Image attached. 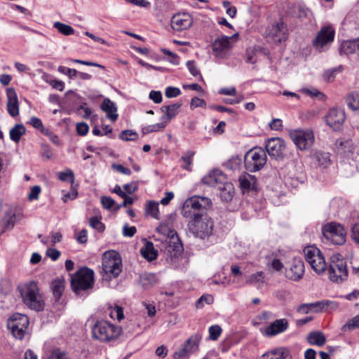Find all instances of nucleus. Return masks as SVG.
I'll use <instances>...</instances> for the list:
<instances>
[{
  "label": "nucleus",
  "mask_w": 359,
  "mask_h": 359,
  "mask_svg": "<svg viewBox=\"0 0 359 359\" xmlns=\"http://www.w3.org/2000/svg\"><path fill=\"white\" fill-rule=\"evenodd\" d=\"M23 303L30 309L37 311L44 308V299L40 292L38 284L34 280L28 281L18 285Z\"/></svg>",
  "instance_id": "f257e3e1"
},
{
  "label": "nucleus",
  "mask_w": 359,
  "mask_h": 359,
  "mask_svg": "<svg viewBox=\"0 0 359 359\" xmlns=\"http://www.w3.org/2000/svg\"><path fill=\"white\" fill-rule=\"evenodd\" d=\"M211 201L207 197L194 196L187 198L182 207L181 213L183 217L187 218L196 219L202 215L198 211L201 209H206L211 206Z\"/></svg>",
  "instance_id": "f03ea898"
},
{
  "label": "nucleus",
  "mask_w": 359,
  "mask_h": 359,
  "mask_svg": "<svg viewBox=\"0 0 359 359\" xmlns=\"http://www.w3.org/2000/svg\"><path fill=\"white\" fill-rule=\"evenodd\" d=\"M121 332V327L107 321H99L93 328L94 338L102 342H109L116 339Z\"/></svg>",
  "instance_id": "7ed1b4c3"
},
{
  "label": "nucleus",
  "mask_w": 359,
  "mask_h": 359,
  "mask_svg": "<svg viewBox=\"0 0 359 359\" xmlns=\"http://www.w3.org/2000/svg\"><path fill=\"white\" fill-rule=\"evenodd\" d=\"M189 229L196 236L201 239L208 238L212 233L214 223L212 219L205 215L196 219H191L188 224Z\"/></svg>",
  "instance_id": "20e7f679"
},
{
  "label": "nucleus",
  "mask_w": 359,
  "mask_h": 359,
  "mask_svg": "<svg viewBox=\"0 0 359 359\" xmlns=\"http://www.w3.org/2000/svg\"><path fill=\"white\" fill-rule=\"evenodd\" d=\"M157 230L167 236L162 243L164 250L170 257H176L182 250V244L175 230L169 229L165 225H161Z\"/></svg>",
  "instance_id": "39448f33"
},
{
  "label": "nucleus",
  "mask_w": 359,
  "mask_h": 359,
  "mask_svg": "<svg viewBox=\"0 0 359 359\" xmlns=\"http://www.w3.org/2000/svg\"><path fill=\"white\" fill-rule=\"evenodd\" d=\"M94 284V272L88 267L79 269L72 277L71 285L76 293L93 287Z\"/></svg>",
  "instance_id": "423d86ee"
},
{
  "label": "nucleus",
  "mask_w": 359,
  "mask_h": 359,
  "mask_svg": "<svg viewBox=\"0 0 359 359\" xmlns=\"http://www.w3.org/2000/svg\"><path fill=\"white\" fill-rule=\"evenodd\" d=\"M102 269L108 278L117 277L122 270V262L118 253L114 250L103 254Z\"/></svg>",
  "instance_id": "0eeeda50"
},
{
  "label": "nucleus",
  "mask_w": 359,
  "mask_h": 359,
  "mask_svg": "<svg viewBox=\"0 0 359 359\" xmlns=\"http://www.w3.org/2000/svg\"><path fill=\"white\" fill-rule=\"evenodd\" d=\"M329 278L331 281L341 283L348 278V270L346 262L341 256L334 255L328 269Z\"/></svg>",
  "instance_id": "6e6552de"
},
{
  "label": "nucleus",
  "mask_w": 359,
  "mask_h": 359,
  "mask_svg": "<svg viewBox=\"0 0 359 359\" xmlns=\"http://www.w3.org/2000/svg\"><path fill=\"white\" fill-rule=\"evenodd\" d=\"M305 259L313 270L318 274H322L327 269V264L321 251L315 246L304 248Z\"/></svg>",
  "instance_id": "1a4fd4ad"
},
{
  "label": "nucleus",
  "mask_w": 359,
  "mask_h": 359,
  "mask_svg": "<svg viewBox=\"0 0 359 359\" xmlns=\"http://www.w3.org/2000/svg\"><path fill=\"white\" fill-rule=\"evenodd\" d=\"M266 162L265 151L260 147H255L248 151L245 156V166L250 172L259 170Z\"/></svg>",
  "instance_id": "9d476101"
},
{
  "label": "nucleus",
  "mask_w": 359,
  "mask_h": 359,
  "mask_svg": "<svg viewBox=\"0 0 359 359\" xmlns=\"http://www.w3.org/2000/svg\"><path fill=\"white\" fill-rule=\"evenodd\" d=\"M334 36L335 31L332 26L322 27L312 41L313 48L320 53L328 50L334 41Z\"/></svg>",
  "instance_id": "9b49d317"
},
{
  "label": "nucleus",
  "mask_w": 359,
  "mask_h": 359,
  "mask_svg": "<svg viewBox=\"0 0 359 359\" xmlns=\"http://www.w3.org/2000/svg\"><path fill=\"white\" fill-rule=\"evenodd\" d=\"M325 238L334 245H341L346 241V231L344 226L338 223H327L323 227Z\"/></svg>",
  "instance_id": "f8f14e48"
},
{
  "label": "nucleus",
  "mask_w": 359,
  "mask_h": 359,
  "mask_svg": "<svg viewBox=\"0 0 359 359\" xmlns=\"http://www.w3.org/2000/svg\"><path fill=\"white\" fill-rule=\"evenodd\" d=\"M29 325L28 317L21 313H15L7 321V327L16 339H21L25 336Z\"/></svg>",
  "instance_id": "ddd939ff"
},
{
  "label": "nucleus",
  "mask_w": 359,
  "mask_h": 359,
  "mask_svg": "<svg viewBox=\"0 0 359 359\" xmlns=\"http://www.w3.org/2000/svg\"><path fill=\"white\" fill-rule=\"evenodd\" d=\"M289 135L299 150L309 149L314 142V135L310 130H292Z\"/></svg>",
  "instance_id": "4468645a"
},
{
  "label": "nucleus",
  "mask_w": 359,
  "mask_h": 359,
  "mask_svg": "<svg viewBox=\"0 0 359 359\" xmlns=\"http://www.w3.org/2000/svg\"><path fill=\"white\" fill-rule=\"evenodd\" d=\"M238 34L232 36H222L217 38L212 43L213 55L217 58H224L229 55V51L233 47V40L236 39Z\"/></svg>",
  "instance_id": "2eb2a0df"
},
{
  "label": "nucleus",
  "mask_w": 359,
  "mask_h": 359,
  "mask_svg": "<svg viewBox=\"0 0 359 359\" xmlns=\"http://www.w3.org/2000/svg\"><path fill=\"white\" fill-rule=\"evenodd\" d=\"M325 118L327 124L330 128L334 130H339L344 123L346 116L342 109L332 108L329 110Z\"/></svg>",
  "instance_id": "dca6fc26"
},
{
  "label": "nucleus",
  "mask_w": 359,
  "mask_h": 359,
  "mask_svg": "<svg viewBox=\"0 0 359 359\" xmlns=\"http://www.w3.org/2000/svg\"><path fill=\"white\" fill-rule=\"evenodd\" d=\"M192 25L193 18L188 13H178L171 18V27L177 32L188 29Z\"/></svg>",
  "instance_id": "f3484780"
},
{
  "label": "nucleus",
  "mask_w": 359,
  "mask_h": 359,
  "mask_svg": "<svg viewBox=\"0 0 359 359\" xmlns=\"http://www.w3.org/2000/svg\"><path fill=\"white\" fill-rule=\"evenodd\" d=\"M304 274V264L301 259L294 258L285 271V276L292 281L300 280Z\"/></svg>",
  "instance_id": "a211bd4d"
},
{
  "label": "nucleus",
  "mask_w": 359,
  "mask_h": 359,
  "mask_svg": "<svg viewBox=\"0 0 359 359\" xmlns=\"http://www.w3.org/2000/svg\"><path fill=\"white\" fill-rule=\"evenodd\" d=\"M266 37L269 41L280 43L286 39L285 27L282 22L269 25L266 30Z\"/></svg>",
  "instance_id": "6ab92c4d"
},
{
  "label": "nucleus",
  "mask_w": 359,
  "mask_h": 359,
  "mask_svg": "<svg viewBox=\"0 0 359 359\" xmlns=\"http://www.w3.org/2000/svg\"><path fill=\"white\" fill-rule=\"evenodd\" d=\"M22 211L18 207H8L6 210L4 216L2 219V225L4 231L11 229L15 224L21 218Z\"/></svg>",
  "instance_id": "aec40b11"
},
{
  "label": "nucleus",
  "mask_w": 359,
  "mask_h": 359,
  "mask_svg": "<svg viewBox=\"0 0 359 359\" xmlns=\"http://www.w3.org/2000/svg\"><path fill=\"white\" fill-rule=\"evenodd\" d=\"M198 348V338L196 337H191L184 342L182 348L174 353L173 357L175 359H181L185 358L196 351Z\"/></svg>",
  "instance_id": "412c9836"
},
{
  "label": "nucleus",
  "mask_w": 359,
  "mask_h": 359,
  "mask_svg": "<svg viewBox=\"0 0 359 359\" xmlns=\"http://www.w3.org/2000/svg\"><path fill=\"white\" fill-rule=\"evenodd\" d=\"M266 150L268 154L274 158H279L283 156V153L285 149V144L280 138H271L266 143Z\"/></svg>",
  "instance_id": "4be33fe9"
},
{
  "label": "nucleus",
  "mask_w": 359,
  "mask_h": 359,
  "mask_svg": "<svg viewBox=\"0 0 359 359\" xmlns=\"http://www.w3.org/2000/svg\"><path fill=\"white\" fill-rule=\"evenodd\" d=\"M288 321L285 318L278 319L271 323L266 329L264 334L268 337L276 336L284 332L288 328Z\"/></svg>",
  "instance_id": "5701e85b"
},
{
  "label": "nucleus",
  "mask_w": 359,
  "mask_h": 359,
  "mask_svg": "<svg viewBox=\"0 0 359 359\" xmlns=\"http://www.w3.org/2000/svg\"><path fill=\"white\" fill-rule=\"evenodd\" d=\"M7 109L8 114L15 117L19 114V102L15 90L9 88L6 90Z\"/></svg>",
  "instance_id": "b1692460"
},
{
  "label": "nucleus",
  "mask_w": 359,
  "mask_h": 359,
  "mask_svg": "<svg viewBox=\"0 0 359 359\" xmlns=\"http://www.w3.org/2000/svg\"><path fill=\"white\" fill-rule=\"evenodd\" d=\"M225 180L224 175L218 170H214L203 177V184L211 187H219Z\"/></svg>",
  "instance_id": "393cba45"
},
{
  "label": "nucleus",
  "mask_w": 359,
  "mask_h": 359,
  "mask_svg": "<svg viewBox=\"0 0 359 359\" xmlns=\"http://www.w3.org/2000/svg\"><path fill=\"white\" fill-rule=\"evenodd\" d=\"M101 109L107 114V116L112 121L118 118L117 107L114 102L109 99H104L101 104Z\"/></svg>",
  "instance_id": "a878e982"
},
{
  "label": "nucleus",
  "mask_w": 359,
  "mask_h": 359,
  "mask_svg": "<svg viewBox=\"0 0 359 359\" xmlns=\"http://www.w3.org/2000/svg\"><path fill=\"white\" fill-rule=\"evenodd\" d=\"M220 191V196L225 201H231L233 196L234 187L231 182L223 181L217 187Z\"/></svg>",
  "instance_id": "bb28decb"
},
{
  "label": "nucleus",
  "mask_w": 359,
  "mask_h": 359,
  "mask_svg": "<svg viewBox=\"0 0 359 359\" xmlns=\"http://www.w3.org/2000/svg\"><path fill=\"white\" fill-rule=\"evenodd\" d=\"M340 50L345 55L356 54L359 55V39L344 41Z\"/></svg>",
  "instance_id": "cd10ccee"
},
{
  "label": "nucleus",
  "mask_w": 359,
  "mask_h": 359,
  "mask_svg": "<svg viewBox=\"0 0 359 359\" xmlns=\"http://www.w3.org/2000/svg\"><path fill=\"white\" fill-rule=\"evenodd\" d=\"M239 182L241 188L243 191H249L255 188L257 179L254 175L245 173L241 175Z\"/></svg>",
  "instance_id": "c85d7f7f"
},
{
  "label": "nucleus",
  "mask_w": 359,
  "mask_h": 359,
  "mask_svg": "<svg viewBox=\"0 0 359 359\" xmlns=\"http://www.w3.org/2000/svg\"><path fill=\"white\" fill-rule=\"evenodd\" d=\"M140 253L144 258L151 262L156 259L157 251L154 249V244L150 241H146L141 248Z\"/></svg>",
  "instance_id": "c756f323"
},
{
  "label": "nucleus",
  "mask_w": 359,
  "mask_h": 359,
  "mask_svg": "<svg viewBox=\"0 0 359 359\" xmlns=\"http://www.w3.org/2000/svg\"><path fill=\"white\" fill-rule=\"evenodd\" d=\"M181 104L175 103L171 105L163 106L161 111L165 114V116L162 118L164 121L168 123L174 118L178 113V109L180 108Z\"/></svg>",
  "instance_id": "7c9ffc66"
},
{
  "label": "nucleus",
  "mask_w": 359,
  "mask_h": 359,
  "mask_svg": "<svg viewBox=\"0 0 359 359\" xmlns=\"http://www.w3.org/2000/svg\"><path fill=\"white\" fill-rule=\"evenodd\" d=\"M307 341L311 345L322 346L325 344L326 338L323 332L314 331L309 334Z\"/></svg>",
  "instance_id": "2f4dec72"
},
{
  "label": "nucleus",
  "mask_w": 359,
  "mask_h": 359,
  "mask_svg": "<svg viewBox=\"0 0 359 359\" xmlns=\"http://www.w3.org/2000/svg\"><path fill=\"white\" fill-rule=\"evenodd\" d=\"M26 133V128L22 124H16L9 132L10 138L12 141L18 143L21 137Z\"/></svg>",
  "instance_id": "473e14b6"
},
{
  "label": "nucleus",
  "mask_w": 359,
  "mask_h": 359,
  "mask_svg": "<svg viewBox=\"0 0 359 359\" xmlns=\"http://www.w3.org/2000/svg\"><path fill=\"white\" fill-rule=\"evenodd\" d=\"M50 288L56 299H58L65 290V280L57 278L51 282Z\"/></svg>",
  "instance_id": "72a5a7b5"
},
{
  "label": "nucleus",
  "mask_w": 359,
  "mask_h": 359,
  "mask_svg": "<svg viewBox=\"0 0 359 359\" xmlns=\"http://www.w3.org/2000/svg\"><path fill=\"white\" fill-rule=\"evenodd\" d=\"M316 163L319 167L325 168L329 166L331 163V160L329 153L323 151H317L313 156Z\"/></svg>",
  "instance_id": "f704fd0d"
},
{
  "label": "nucleus",
  "mask_w": 359,
  "mask_h": 359,
  "mask_svg": "<svg viewBox=\"0 0 359 359\" xmlns=\"http://www.w3.org/2000/svg\"><path fill=\"white\" fill-rule=\"evenodd\" d=\"M168 125V121H164L163 120L161 123L149 125L144 127L142 129V132L143 135H147L151 133H156L159 131H163V129Z\"/></svg>",
  "instance_id": "c9c22d12"
},
{
  "label": "nucleus",
  "mask_w": 359,
  "mask_h": 359,
  "mask_svg": "<svg viewBox=\"0 0 359 359\" xmlns=\"http://www.w3.org/2000/svg\"><path fill=\"white\" fill-rule=\"evenodd\" d=\"M346 102L351 109H359V93L353 92L348 94L346 98Z\"/></svg>",
  "instance_id": "e433bc0d"
},
{
  "label": "nucleus",
  "mask_w": 359,
  "mask_h": 359,
  "mask_svg": "<svg viewBox=\"0 0 359 359\" xmlns=\"http://www.w3.org/2000/svg\"><path fill=\"white\" fill-rule=\"evenodd\" d=\"M266 266L269 270L274 271H281L284 268L282 262L279 259L273 257H267Z\"/></svg>",
  "instance_id": "4c0bfd02"
},
{
  "label": "nucleus",
  "mask_w": 359,
  "mask_h": 359,
  "mask_svg": "<svg viewBox=\"0 0 359 359\" xmlns=\"http://www.w3.org/2000/svg\"><path fill=\"white\" fill-rule=\"evenodd\" d=\"M140 283L144 288H148L156 283V277L152 273L143 274L140 277Z\"/></svg>",
  "instance_id": "58836bf2"
},
{
  "label": "nucleus",
  "mask_w": 359,
  "mask_h": 359,
  "mask_svg": "<svg viewBox=\"0 0 359 359\" xmlns=\"http://www.w3.org/2000/svg\"><path fill=\"white\" fill-rule=\"evenodd\" d=\"M54 27L65 36H69L74 34V29L71 26L60 22H55L54 23Z\"/></svg>",
  "instance_id": "ea45409f"
},
{
  "label": "nucleus",
  "mask_w": 359,
  "mask_h": 359,
  "mask_svg": "<svg viewBox=\"0 0 359 359\" xmlns=\"http://www.w3.org/2000/svg\"><path fill=\"white\" fill-rule=\"evenodd\" d=\"M264 274L259 271L248 276L246 282L252 285H259L264 283Z\"/></svg>",
  "instance_id": "a19ab883"
},
{
  "label": "nucleus",
  "mask_w": 359,
  "mask_h": 359,
  "mask_svg": "<svg viewBox=\"0 0 359 359\" xmlns=\"http://www.w3.org/2000/svg\"><path fill=\"white\" fill-rule=\"evenodd\" d=\"M359 327V315L353 317L346 323L341 327L343 332L351 331Z\"/></svg>",
  "instance_id": "79ce46f5"
},
{
  "label": "nucleus",
  "mask_w": 359,
  "mask_h": 359,
  "mask_svg": "<svg viewBox=\"0 0 359 359\" xmlns=\"http://www.w3.org/2000/svg\"><path fill=\"white\" fill-rule=\"evenodd\" d=\"M146 212L149 214L152 217L158 218V203L154 201H149L146 206Z\"/></svg>",
  "instance_id": "37998d69"
},
{
  "label": "nucleus",
  "mask_w": 359,
  "mask_h": 359,
  "mask_svg": "<svg viewBox=\"0 0 359 359\" xmlns=\"http://www.w3.org/2000/svg\"><path fill=\"white\" fill-rule=\"evenodd\" d=\"M42 79L48 84H50L53 88L59 90L63 91L65 88V83L62 81H57L55 79H49L48 76L47 74H44L42 76Z\"/></svg>",
  "instance_id": "c03bdc74"
},
{
  "label": "nucleus",
  "mask_w": 359,
  "mask_h": 359,
  "mask_svg": "<svg viewBox=\"0 0 359 359\" xmlns=\"http://www.w3.org/2000/svg\"><path fill=\"white\" fill-rule=\"evenodd\" d=\"M341 70L342 67L341 66L329 69L324 72L323 78L326 81H332L334 79L337 74L341 72Z\"/></svg>",
  "instance_id": "a18cd8bd"
},
{
  "label": "nucleus",
  "mask_w": 359,
  "mask_h": 359,
  "mask_svg": "<svg viewBox=\"0 0 359 359\" xmlns=\"http://www.w3.org/2000/svg\"><path fill=\"white\" fill-rule=\"evenodd\" d=\"M90 226L98 231L99 232H103L104 231L105 226L104 224L101 222V218L97 216L92 217L89 219Z\"/></svg>",
  "instance_id": "49530a36"
},
{
  "label": "nucleus",
  "mask_w": 359,
  "mask_h": 359,
  "mask_svg": "<svg viewBox=\"0 0 359 359\" xmlns=\"http://www.w3.org/2000/svg\"><path fill=\"white\" fill-rule=\"evenodd\" d=\"M194 155V151H189L182 157V160L184 162V165H182L183 169L189 171L191 170V163Z\"/></svg>",
  "instance_id": "de8ad7c7"
},
{
  "label": "nucleus",
  "mask_w": 359,
  "mask_h": 359,
  "mask_svg": "<svg viewBox=\"0 0 359 359\" xmlns=\"http://www.w3.org/2000/svg\"><path fill=\"white\" fill-rule=\"evenodd\" d=\"M27 123L32 126L35 129L38 130L41 133L46 128L41 120L37 118L36 116H31Z\"/></svg>",
  "instance_id": "09e8293b"
},
{
  "label": "nucleus",
  "mask_w": 359,
  "mask_h": 359,
  "mask_svg": "<svg viewBox=\"0 0 359 359\" xmlns=\"http://www.w3.org/2000/svg\"><path fill=\"white\" fill-rule=\"evenodd\" d=\"M208 331L210 339L215 341L221 335L222 330L219 325H215L210 326Z\"/></svg>",
  "instance_id": "8fccbe9b"
},
{
  "label": "nucleus",
  "mask_w": 359,
  "mask_h": 359,
  "mask_svg": "<svg viewBox=\"0 0 359 359\" xmlns=\"http://www.w3.org/2000/svg\"><path fill=\"white\" fill-rule=\"evenodd\" d=\"M137 137V134L131 130H123L119 135V138L124 141H133L136 140Z\"/></svg>",
  "instance_id": "3c124183"
},
{
  "label": "nucleus",
  "mask_w": 359,
  "mask_h": 359,
  "mask_svg": "<svg viewBox=\"0 0 359 359\" xmlns=\"http://www.w3.org/2000/svg\"><path fill=\"white\" fill-rule=\"evenodd\" d=\"M213 302V297L210 294L202 295L196 302V306L197 308H201L203 306L204 303L207 304H211Z\"/></svg>",
  "instance_id": "603ef678"
},
{
  "label": "nucleus",
  "mask_w": 359,
  "mask_h": 359,
  "mask_svg": "<svg viewBox=\"0 0 359 359\" xmlns=\"http://www.w3.org/2000/svg\"><path fill=\"white\" fill-rule=\"evenodd\" d=\"M58 72L68 76L71 79L77 77L78 74L77 70L74 69L68 68L64 66H60L58 67Z\"/></svg>",
  "instance_id": "864d4df0"
},
{
  "label": "nucleus",
  "mask_w": 359,
  "mask_h": 359,
  "mask_svg": "<svg viewBox=\"0 0 359 359\" xmlns=\"http://www.w3.org/2000/svg\"><path fill=\"white\" fill-rule=\"evenodd\" d=\"M298 18L301 19L309 18L311 20L313 18L312 12L307 8L299 6L298 11Z\"/></svg>",
  "instance_id": "5fc2aeb1"
},
{
  "label": "nucleus",
  "mask_w": 359,
  "mask_h": 359,
  "mask_svg": "<svg viewBox=\"0 0 359 359\" xmlns=\"http://www.w3.org/2000/svg\"><path fill=\"white\" fill-rule=\"evenodd\" d=\"M256 52L254 48H248L245 52V60L247 63L255 64Z\"/></svg>",
  "instance_id": "6e6d98bb"
},
{
  "label": "nucleus",
  "mask_w": 359,
  "mask_h": 359,
  "mask_svg": "<svg viewBox=\"0 0 359 359\" xmlns=\"http://www.w3.org/2000/svg\"><path fill=\"white\" fill-rule=\"evenodd\" d=\"M206 107V102L204 100L201 99L198 97H195L191 99V103H190V108L191 109H194L197 107Z\"/></svg>",
  "instance_id": "4d7b16f0"
},
{
  "label": "nucleus",
  "mask_w": 359,
  "mask_h": 359,
  "mask_svg": "<svg viewBox=\"0 0 359 359\" xmlns=\"http://www.w3.org/2000/svg\"><path fill=\"white\" fill-rule=\"evenodd\" d=\"M309 305L311 311L318 313L324 311V300L309 303Z\"/></svg>",
  "instance_id": "13d9d810"
},
{
  "label": "nucleus",
  "mask_w": 359,
  "mask_h": 359,
  "mask_svg": "<svg viewBox=\"0 0 359 359\" xmlns=\"http://www.w3.org/2000/svg\"><path fill=\"white\" fill-rule=\"evenodd\" d=\"M181 93V90L180 88L176 87H168L165 90V95L167 97H175L180 95Z\"/></svg>",
  "instance_id": "bf43d9fd"
},
{
  "label": "nucleus",
  "mask_w": 359,
  "mask_h": 359,
  "mask_svg": "<svg viewBox=\"0 0 359 359\" xmlns=\"http://www.w3.org/2000/svg\"><path fill=\"white\" fill-rule=\"evenodd\" d=\"M162 52L166 55H168L169 57V62H171L173 65H178L180 63V59L179 57L174 53L167 50V49H162Z\"/></svg>",
  "instance_id": "052dcab7"
},
{
  "label": "nucleus",
  "mask_w": 359,
  "mask_h": 359,
  "mask_svg": "<svg viewBox=\"0 0 359 359\" xmlns=\"http://www.w3.org/2000/svg\"><path fill=\"white\" fill-rule=\"evenodd\" d=\"M41 192V187L39 186H34L32 187L30 193L28 195V198L29 201L36 200L39 198V194Z\"/></svg>",
  "instance_id": "680f3d73"
},
{
  "label": "nucleus",
  "mask_w": 359,
  "mask_h": 359,
  "mask_svg": "<svg viewBox=\"0 0 359 359\" xmlns=\"http://www.w3.org/2000/svg\"><path fill=\"white\" fill-rule=\"evenodd\" d=\"M47 359H69V358L65 352L55 350Z\"/></svg>",
  "instance_id": "e2e57ef3"
},
{
  "label": "nucleus",
  "mask_w": 359,
  "mask_h": 359,
  "mask_svg": "<svg viewBox=\"0 0 359 359\" xmlns=\"http://www.w3.org/2000/svg\"><path fill=\"white\" fill-rule=\"evenodd\" d=\"M137 229L135 226H129L126 224L123 227V234L126 237H132L136 233Z\"/></svg>",
  "instance_id": "0e129e2a"
},
{
  "label": "nucleus",
  "mask_w": 359,
  "mask_h": 359,
  "mask_svg": "<svg viewBox=\"0 0 359 359\" xmlns=\"http://www.w3.org/2000/svg\"><path fill=\"white\" fill-rule=\"evenodd\" d=\"M110 316L112 318H116L117 320H121L123 318V312L122 309L119 306H116V308L111 311Z\"/></svg>",
  "instance_id": "69168bd1"
},
{
  "label": "nucleus",
  "mask_w": 359,
  "mask_h": 359,
  "mask_svg": "<svg viewBox=\"0 0 359 359\" xmlns=\"http://www.w3.org/2000/svg\"><path fill=\"white\" fill-rule=\"evenodd\" d=\"M279 348L273 349L271 351H269L266 353H264L261 356V359H278V353Z\"/></svg>",
  "instance_id": "338daca9"
},
{
  "label": "nucleus",
  "mask_w": 359,
  "mask_h": 359,
  "mask_svg": "<svg viewBox=\"0 0 359 359\" xmlns=\"http://www.w3.org/2000/svg\"><path fill=\"white\" fill-rule=\"evenodd\" d=\"M351 237L355 243L359 244V222L352 226Z\"/></svg>",
  "instance_id": "774afa93"
}]
</instances>
